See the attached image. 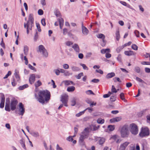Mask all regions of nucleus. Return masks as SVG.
<instances>
[{
  "label": "nucleus",
  "instance_id": "obj_1",
  "mask_svg": "<svg viewBox=\"0 0 150 150\" xmlns=\"http://www.w3.org/2000/svg\"><path fill=\"white\" fill-rule=\"evenodd\" d=\"M38 95V97L37 98L38 101L42 103H44L45 101H48L50 99V93L47 90L40 91Z\"/></svg>",
  "mask_w": 150,
  "mask_h": 150
},
{
  "label": "nucleus",
  "instance_id": "obj_2",
  "mask_svg": "<svg viewBox=\"0 0 150 150\" xmlns=\"http://www.w3.org/2000/svg\"><path fill=\"white\" fill-rule=\"evenodd\" d=\"M34 25V18L31 14L29 15L28 20L26 23H24V27L27 30V32L28 34L30 30H31Z\"/></svg>",
  "mask_w": 150,
  "mask_h": 150
},
{
  "label": "nucleus",
  "instance_id": "obj_3",
  "mask_svg": "<svg viewBox=\"0 0 150 150\" xmlns=\"http://www.w3.org/2000/svg\"><path fill=\"white\" fill-rule=\"evenodd\" d=\"M120 133L121 136L122 137H127L129 133L128 126L127 125H124L121 128Z\"/></svg>",
  "mask_w": 150,
  "mask_h": 150
},
{
  "label": "nucleus",
  "instance_id": "obj_4",
  "mask_svg": "<svg viewBox=\"0 0 150 150\" xmlns=\"http://www.w3.org/2000/svg\"><path fill=\"white\" fill-rule=\"evenodd\" d=\"M129 129L131 133L133 134L136 135L138 132V128L137 125L134 123H132L130 125Z\"/></svg>",
  "mask_w": 150,
  "mask_h": 150
},
{
  "label": "nucleus",
  "instance_id": "obj_5",
  "mask_svg": "<svg viewBox=\"0 0 150 150\" xmlns=\"http://www.w3.org/2000/svg\"><path fill=\"white\" fill-rule=\"evenodd\" d=\"M149 131L148 128L146 127H142L139 135L142 137L149 135Z\"/></svg>",
  "mask_w": 150,
  "mask_h": 150
},
{
  "label": "nucleus",
  "instance_id": "obj_6",
  "mask_svg": "<svg viewBox=\"0 0 150 150\" xmlns=\"http://www.w3.org/2000/svg\"><path fill=\"white\" fill-rule=\"evenodd\" d=\"M38 51L42 53L43 55L45 57H47L48 56V53L47 50L44 46L42 45H40L39 46Z\"/></svg>",
  "mask_w": 150,
  "mask_h": 150
},
{
  "label": "nucleus",
  "instance_id": "obj_7",
  "mask_svg": "<svg viewBox=\"0 0 150 150\" xmlns=\"http://www.w3.org/2000/svg\"><path fill=\"white\" fill-rule=\"evenodd\" d=\"M69 99L68 95L64 94L62 96L61 100L65 106H67V102Z\"/></svg>",
  "mask_w": 150,
  "mask_h": 150
},
{
  "label": "nucleus",
  "instance_id": "obj_8",
  "mask_svg": "<svg viewBox=\"0 0 150 150\" xmlns=\"http://www.w3.org/2000/svg\"><path fill=\"white\" fill-rule=\"evenodd\" d=\"M88 133L82 132L79 138V143L80 144L83 143L84 142V140L85 139L88 138Z\"/></svg>",
  "mask_w": 150,
  "mask_h": 150
},
{
  "label": "nucleus",
  "instance_id": "obj_9",
  "mask_svg": "<svg viewBox=\"0 0 150 150\" xmlns=\"http://www.w3.org/2000/svg\"><path fill=\"white\" fill-rule=\"evenodd\" d=\"M0 96L1 98L0 108H3L4 105L5 97L4 94L3 93H0Z\"/></svg>",
  "mask_w": 150,
  "mask_h": 150
},
{
  "label": "nucleus",
  "instance_id": "obj_10",
  "mask_svg": "<svg viewBox=\"0 0 150 150\" xmlns=\"http://www.w3.org/2000/svg\"><path fill=\"white\" fill-rule=\"evenodd\" d=\"M18 103V101L16 99H13L11 100L10 107L11 109L12 110H13L15 109Z\"/></svg>",
  "mask_w": 150,
  "mask_h": 150
},
{
  "label": "nucleus",
  "instance_id": "obj_11",
  "mask_svg": "<svg viewBox=\"0 0 150 150\" xmlns=\"http://www.w3.org/2000/svg\"><path fill=\"white\" fill-rule=\"evenodd\" d=\"M129 144V142H126L121 144L119 148L120 150H125L127 146Z\"/></svg>",
  "mask_w": 150,
  "mask_h": 150
},
{
  "label": "nucleus",
  "instance_id": "obj_12",
  "mask_svg": "<svg viewBox=\"0 0 150 150\" xmlns=\"http://www.w3.org/2000/svg\"><path fill=\"white\" fill-rule=\"evenodd\" d=\"M35 76L34 74H32L30 75L29 81L31 84H33L35 81Z\"/></svg>",
  "mask_w": 150,
  "mask_h": 150
},
{
  "label": "nucleus",
  "instance_id": "obj_13",
  "mask_svg": "<svg viewBox=\"0 0 150 150\" xmlns=\"http://www.w3.org/2000/svg\"><path fill=\"white\" fill-rule=\"evenodd\" d=\"M19 106L20 114L23 115L25 112V108H24V105L21 103H20L19 104Z\"/></svg>",
  "mask_w": 150,
  "mask_h": 150
},
{
  "label": "nucleus",
  "instance_id": "obj_14",
  "mask_svg": "<svg viewBox=\"0 0 150 150\" xmlns=\"http://www.w3.org/2000/svg\"><path fill=\"white\" fill-rule=\"evenodd\" d=\"M62 83L64 84L65 86H66L71 85H75L72 81L70 80L64 81L62 82Z\"/></svg>",
  "mask_w": 150,
  "mask_h": 150
},
{
  "label": "nucleus",
  "instance_id": "obj_15",
  "mask_svg": "<svg viewBox=\"0 0 150 150\" xmlns=\"http://www.w3.org/2000/svg\"><path fill=\"white\" fill-rule=\"evenodd\" d=\"M122 118L121 117H117L113 118L110 120V122H118L121 120Z\"/></svg>",
  "mask_w": 150,
  "mask_h": 150
},
{
  "label": "nucleus",
  "instance_id": "obj_16",
  "mask_svg": "<svg viewBox=\"0 0 150 150\" xmlns=\"http://www.w3.org/2000/svg\"><path fill=\"white\" fill-rule=\"evenodd\" d=\"M125 54L128 56H132L135 55L136 53L132 50H128L125 51Z\"/></svg>",
  "mask_w": 150,
  "mask_h": 150
},
{
  "label": "nucleus",
  "instance_id": "obj_17",
  "mask_svg": "<svg viewBox=\"0 0 150 150\" xmlns=\"http://www.w3.org/2000/svg\"><path fill=\"white\" fill-rule=\"evenodd\" d=\"M82 31L83 34L84 35H87L88 33V29L85 26L82 25Z\"/></svg>",
  "mask_w": 150,
  "mask_h": 150
},
{
  "label": "nucleus",
  "instance_id": "obj_18",
  "mask_svg": "<svg viewBox=\"0 0 150 150\" xmlns=\"http://www.w3.org/2000/svg\"><path fill=\"white\" fill-rule=\"evenodd\" d=\"M115 38L116 40L118 41L120 38V30L119 29H117L116 30L115 33Z\"/></svg>",
  "mask_w": 150,
  "mask_h": 150
},
{
  "label": "nucleus",
  "instance_id": "obj_19",
  "mask_svg": "<svg viewBox=\"0 0 150 150\" xmlns=\"http://www.w3.org/2000/svg\"><path fill=\"white\" fill-rule=\"evenodd\" d=\"M58 20L59 23L60 28L61 29H62L64 24V20L62 18H59Z\"/></svg>",
  "mask_w": 150,
  "mask_h": 150
},
{
  "label": "nucleus",
  "instance_id": "obj_20",
  "mask_svg": "<svg viewBox=\"0 0 150 150\" xmlns=\"http://www.w3.org/2000/svg\"><path fill=\"white\" fill-rule=\"evenodd\" d=\"M97 141L100 144H103L105 142V139L103 138H98Z\"/></svg>",
  "mask_w": 150,
  "mask_h": 150
},
{
  "label": "nucleus",
  "instance_id": "obj_21",
  "mask_svg": "<svg viewBox=\"0 0 150 150\" xmlns=\"http://www.w3.org/2000/svg\"><path fill=\"white\" fill-rule=\"evenodd\" d=\"M115 76V74L114 72L108 73L106 75V77L107 79L111 78Z\"/></svg>",
  "mask_w": 150,
  "mask_h": 150
},
{
  "label": "nucleus",
  "instance_id": "obj_22",
  "mask_svg": "<svg viewBox=\"0 0 150 150\" xmlns=\"http://www.w3.org/2000/svg\"><path fill=\"white\" fill-rule=\"evenodd\" d=\"M72 47L74 49L76 52H79V48L78 45L76 44H74L73 46Z\"/></svg>",
  "mask_w": 150,
  "mask_h": 150
},
{
  "label": "nucleus",
  "instance_id": "obj_23",
  "mask_svg": "<svg viewBox=\"0 0 150 150\" xmlns=\"http://www.w3.org/2000/svg\"><path fill=\"white\" fill-rule=\"evenodd\" d=\"M75 90V87L74 86L68 87L67 88V91L69 92H72Z\"/></svg>",
  "mask_w": 150,
  "mask_h": 150
},
{
  "label": "nucleus",
  "instance_id": "obj_24",
  "mask_svg": "<svg viewBox=\"0 0 150 150\" xmlns=\"http://www.w3.org/2000/svg\"><path fill=\"white\" fill-rule=\"evenodd\" d=\"M120 97L121 100H123L125 102H126L127 101V100L126 99H125V98L124 94L123 93H120Z\"/></svg>",
  "mask_w": 150,
  "mask_h": 150
},
{
  "label": "nucleus",
  "instance_id": "obj_25",
  "mask_svg": "<svg viewBox=\"0 0 150 150\" xmlns=\"http://www.w3.org/2000/svg\"><path fill=\"white\" fill-rule=\"evenodd\" d=\"M97 36L98 38H101L102 40H105V36L103 34H98V35H97Z\"/></svg>",
  "mask_w": 150,
  "mask_h": 150
},
{
  "label": "nucleus",
  "instance_id": "obj_26",
  "mask_svg": "<svg viewBox=\"0 0 150 150\" xmlns=\"http://www.w3.org/2000/svg\"><path fill=\"white\" fill-rule=\"evenodd\" d=\"M42 84V82L39 80H38V81L36 82L35 83V87L36 88H37V87L40 86Z\"/></svg>",
  "mask_w": 150,
  "mask_h": 150
},
{
  "label": "nucleus",
  "instance_id": "obj_27",
  "mask_svg": "<svg viewBox=\"0 0 150 150\" xmlns=\"http://www.w3.org/2000/svg\"><path fill=\"white\" fill-rule=\"evenodd\" d=\"M110 50L109 49H102L101 50V52L102 54L106 53L107 52H110Z\"/></svg>",
  "mask_w": 150,
  "mask_h": 150
},
{
  "label": "nucleus",
  "instance_id": "obj_28",
  "mask_svg": "<svg viewBox=\"0 0 150 150\" xmlns=\"http://www.w3.org/2000/svg\"><path fill=\"white\" fill-rule=\"evenodd\" d=\"M28 85L27 84H26L23 86H20L19 87L18 89L19 90H23L25 88L28 87Z\"/></svg>",
  "mask_w": 150,
  "mask_h": 150
},
{
  "label": "nucleus",
  "instance_id": "obj_29",
  "mask_svg": "<svg viewBox=\"0 0 150 150\" xmlns=\"http://www.w3.org/2000/svg\"><path fill=\"white\" fill-rule=\"evenodd\" d=\"M118 90V89L117 90L113 85L112 86L111 92L112 93V94L113 93H116Z\"/></svg>",
  "mask_w": 150,
  "mask_h": 150
},
{
  "label": "nucleus",
  "instance_id": "obj_30",
  "mask_svg": "<svg viewBox=\"0 0 150 150\" xmlns=\"http://www.w3.org/2000/svg\"><path fill=\"white\" fill-rule=\"evenodd\" d=\"M5 109L6 111H10L9 107V104H7V103H6Z\"/></svg>",
  "mask_w": 150,
  "mask_h": 150
},
{
  "label": "nucleus",
  "instance_id": "obj_31",
  "mask_svg": "<svg viewBox=\"0 0 150 150\" xmlns=\"http://www.w3.org/2000/svg\"><path fill=\"white\" fill-rule=\"evenodd\" d=\"M115 129V127L114 125H110L108 127V129L110 131L114 130Z\"/></svg>",
  "mask_w": 150,
  "mask_h": 150
},
{
  "label": "nucleus",
  "instance_id": "obj_32",
  "mask_svg": "<svg viewBox=\"0 0 150 150\" xmlns=\"http://www.w3.org/2000/svg\"><path fill=\"white\" fill-rule=\"evenodd\" d=\"M132 48L135 50H137L138 49V47L136 45L133 44L132 46Z\"/></svg>",
  "mask_w": 150,
  "mask_h": 150
},
{
  "label": "nucleus",
  "instance_id": "obj_33",
  "mask_svg": "<svg viewBox=\"0 0 150 150\" xmlns=\"http://www.w3.org/2000/svg\"><path fill=\"white\" fill-rule=\"evenodd\" d=\"M71 69L73 71H77L79 70V68L73 66L71 67Z\"/></svg>",
  "mask_w": 150,
  "mask_h": 150
},
{
  "label": "nucleus",
  "instance_id": "obj_34",
  "mask_svg": "<svg viewBox=\"0 0 150 150\" xmlns=\"http://www.w3.org/2000/svg\"><path fill=\"white\" fill-rule=\"evenodd\" d=\"M111 94L112 93L110 91H109L108 92V94L104 95L103 96V97L104 98L108 97L110 96Z\"/></svg>",
  "mask_w": 150,
  "mask_h": 150
},
{
  "label": "nucleus",
  "instance_id": "obj_35",
  "mask_svg": "<svg viewBox=\"0 0 150 150\" xmlns=\"http://www.w3.org/2000/svg\"><path fill=\"white\" fill-rule=\"evenodd\" d=\"M85 111L86 110H84L83 111L80 112L79 113L77 114L76 115L77 117H79L82 115L84 113Z\"/></svg>",
  "mask_w": 150,
  "mask_h": 150
},
{
  "label": "nucleus",
  "instance_id": "obj_36",
  "mask_svg": "<svg viewBox=\"0 0 150 150\" xmlns=\"http://www.w3.org/2000/svg\"><path fill=\"white\" fill-rule=\"evenodd\" d=\"M132 43V42L131 41H129L128 42V43H126L123 45L122 46V48H124L125 47H126L127 46H129Z\"/></svg>",
  "mask_w": 150,
  "mask_h": 150
},
{
  "label": "nucleus",
  "instance_id": "obj_37",
  "mask_svg": "<svg viewBox=\"0 0 150 150\" xmlns=\"http://www.w3.org/2000/svg\"><path fill=\"white\" fill-rule=\"evenodd\" d=\"M98 123H99L102 124L104 122V120L102 119L101 118H99L97 120Z\"/></svg>",
  "mask_w": 150,
  "mask_h": 150
},
{
  "label": "nucleus",
  "instance_id": "obj_38",
  "mask_svg": "<svg viewBox=\"0 0 150 150\" xmlns=\"http://www.w3.org/2000/svg\"><path fill=\"white\" fill-rule=\"evenodd\" d=\"M113 80L115 82H116L117 81H118L119 82H121V81L120 80V79L117 77H115L113 79Z\"/></svg>",
  "mask_w": 150,
  "mask_h": 150
},
{
  "label": "nucleus",
  "instance_id": "obj_39",
  "mask_svg": "<svg viewBox=\"0 0 150 150\" xmlns=\"http://www.w3.org/2000/svg\"><path fill=\"white\" fill-rule=\"evenodd\" d=\"M15 75L16 78L17 79V81H19L20 79V76L19 74V73L18 72H16Z\"/></svg>",
  "mask_w": 150,
  "mask_h": 150
},
{
  "label": "nucleus",
  "instance_id": "obj_40",
  "mask_svg": "<svg viewBox=\"0 0 150 150\" xmlns=\"http://www.w3.org/2000/svg\"><path fill=\"white\" fill-rule=\"evenodd\" d=\"M12 85L13 86H15L16 84L17 83L15 79H13L12 80V81L11 82Z\"/></svg>",
  "mask_w": 150,
  "mask_h": 150
},
{
  "label": "nucleus",
  "instance_id": "obj_41",
  "mask_svg": "<svg viewBox=\"0 0 150 150\" xmlns=\"http://www.w3.org/2000/svg\"><path fill=\"white\" fill-rule=\"evenodd\" d=\"M134 33L135 35L137 37H139V33L138 31L136 30L134 31Z\"/></svg>",
  "mask_w": 150,
  "mask_h": 150
},
{
  "label": "nucleus",
  "instance_id": "obj_42",
  "mask_svg": "<svg viewBox=\"0 0 150 150\" xmlns=\"http://www.w3.org/2000/svg\"><path fill=\"white\" fill-rule=\"evenodd\" d=\"M28 50V48L27 46H25L24 47V52L25 54H27Z\"/></svg>",
  "mask_w": 150,
  "mask_h": 150
},
{
  "label": "nucleus",
  "instance_id": "obj_43",
  "mask_svg": "<svg viewBox=\"0 0 150 150\" xmlns=\"http://www.w3.org/2000/svg\"><path fill=\"white\" fill-rule=\"evenodd\" d=\"M76 100L75 98H74L71 101V105L72 106H74L76 104Z\"/></svg>",
  "mask_w": 150,
  "mask_h": 150
},
{
  "label": "nucleus",
  "instance_id": "obj_44",
  "mask_svg": "<svg viewBox=\"0 0 150 150\" xmlns=\"http://www.w3.org/2000/svg\"><path fill=\"white\" fill-rule=\"evenodd\" d=\"M81 65L83 67V69L85 70H88V68L86 66L85 64H81Z\"/></svg>",
  "mask_w": 150,
  "mask_h": 150
},
{
  "label": "nucleus",
  "instance_id": "obj_45",
  "mask_svg": "<svg viewBox=\"0 0 150 150\" xmlns=\"http://www.w3.org/2000/svg\"><path fill=\"white\" fill-rule=\"evenodd\" d=\"M141 63L142 65H150V62H142Z\"/></svg>",
  "mask_w": 150,
  "mask_h": 150
},
{
  "label": "nucleus",
  "instance_id": "obj_46",
  "mask_svg": "<svg viewBox=\"0 0 150 150\" xmlns=\"http://www.w3.org/2000/svg\"><path fill=\"white\" fill-rule=\"evenodd\" d=\"M83 76V73H81L79 74L78 75L76 76V78L78 79H79L81 78L82 76Z\"/></svg>",
  "mask_w": 150,
  "mask_h": 150
},
{
  "label": "nucleus",
  "instance_id": "obj_47",
  "mask_svg": "<svg viewBox=\"0 0 150 150\" xmlns=\"http://www.w3.org/2000/svg\"><path fill=\"white\" fill-rule=\"evenodd\" d=\"M75 136V135L73 137H72L71 136H69V138H67V140L69 141H72L73 140V137H74Z\"/></svg>",
  "mask_w": 150,
  "mask_h": 150
},
{
  "label": "nucleus",
  "instance_id": "obj_48",
  "mask_svg": "<svg viewBox=\"0 0 150 150\" xmlns=\"http://www.w3.org/2000/svg\"><path fill=\"white\" fill-rule=\"evenodd\" d=\"M135 71L137 73H139L140 71V68L139 67H136L135 68Z\"/></svg>",
  "mask_w": 150,
  "mask_h": 150
},
{
  "label": "nucleus",
  "instance_id": "obj_49",
  "mask_svg": "<svg viewBox=\"0 0 150 150\" xmlns=\"http://www.w3.org/2000/svg\"><path fill=\"white\" fill-rule=\"evenodd\" d=\"M136 80L137 81H139V82H140L142 83H144V81L143 80H142L141 79H140V78H139V77H136Z\"/></svg>",
  "mask_w": 150,
  "mask_h": 150
},
{
  "label": "nucleus",
  "instance_id": "obj_50",
  "mask_svg": "<svg viewBox=\"0 0 150 150\" xmlns=\"http://www.w3.org/2000/svg\"><path fill=\"white\" fill-rule=\"evenodd\" d=\"M36 25L37 27V28L38 31L41 32V30L40 28V24L39 23H36Z\"/></svg>",
  "mask_w": 150,
  "mask_h": 150
},
{
  "label": "nucleus",
  "instance_id": "obj_51",
  "mask_svg": "<svg viewBox=\"0 0 150 150\" xmlns=\"http://www.w3.org/2000/svg\"><path fill=\"white\" fill-rule=\"evenodd\" d=\"M116 98V97L114 96H111L110 98V100L111 101L114 102Z\"/></svg>",
  "mask_w": 150,
  "mask_h": 150
},
{
  "label": "nucleus",
  "instance_id": "obj_52",
  "mask_svg": "<svg viewBox=\"0 0 150 150\" xmlns=\"http://www.w3.org/2000/svg\"><path fill=\"white\" fill-rule=\"evenodd\" d=\"M109 52H107L105 54V57L106 58H110L111 57V54L109 53Z\"/></svg>",
  "mask_w": 150,
  "mask_h": 150
},
{
  "label": "nucleus",
  "instance_id": "obj_53",
  "mask_svg": "<svg viewBox=\"0 0 150 150\" xmlns=\"http://www.w3.org/2000/svg\"><path fill=\"white\" fill-rule=\"evenodd\" d=\"M63 67L64 69H67L69 68V65L67 64H64L63 65Z\"/></svg>",
  "mask_w": 150,
  "mask_h": 150
},
{
  "label": "nucleus",
  "instance_id": "obj_54",
  "mask_svg": "<svg viewBox=\"0 0 150 150\" xmlns=\"http://www.w3.org/2000/svg\"><path fill=\"white\" fill-rule=\"evenodd\" d=\"M66 44L67 46H70L73 44V42L71 41H68L66 42Z\"/></svg>",
  "mask_w": 150,
  "mask_h": 150
},
{
  "label": "nucleus",
  "instance_id": "obj_55",
  "mask_svg": "<svg viewBox=\"0 0 150 150\" xmlns=\"http://www.w3.org/2000/svg\"><path fill=\"white\" fill-rule=\"evenodd\" d=\"M38 14L40 15H42L43 14V10L41 9L38 10Z\"/></svg>",
  "mask_w": 150,
  "mask_h": 150
},
{
  "label": "nucleus",
  "instance_id": "obj_56",
  "mask_svg": "<svg viewBox=\"0 0 150 150\" xmlns=\"http://www.w3.org/2000/svg\"><path fill=\"white\" fill-rule=\"evenodd\" d=\"M96 71L97 72H98L101 74H103V71L101 69L96 70Z\"/></svg>",
  "mask_w": 150,
  "mask_h": 150
},
{
  "label": "nucleus",
  "instance_id": "obj_57",
  "mask_svg": "<svg viewBox=\"0 0 150 150\" xmlns=\"http://www.w3.org/2000/svg\"><path fill=\"white\" fill-rule=\"evenodd\" d=\"M146 118L147 122L150 124V115H147Z\"/></svg>",
  "mask_w": 150,
  "mask_h": 150
},
{
  "label": "nucleus",
  "instance_id": "obj_58",
  "mask_svg": "<svg viewBox=\"0 0 150 150\" xmlns=\"http://www.w3.org/2000/svg\"><path fill=\"white\" fill-rule=\"evenodd\" d=\"M41 23L42 25L45 26L46 25L45 19H42L41 20Z\"/></svg>",
  "mask_w": 150,
  "mask_h": 150
},
{
  "label": "nucleus",
  "instance_id": "obj_59",
  "mask_svg": "<svg viewBox=\"0 0 150 150\" xmlns=\"http://www.w3.org/2000/svg\"><path fill=\"white\" fill-rule=\"evenodd\" d=\"M91 81L94 83H97L99 81V80L98 79H94L92 80Z\"/></svg>",
  "mask_w": 150,
  "mask_h": 150
},
{
  "label": "nucleus",
  "instance_id": "obj_60",
  "mask_svg": "<svg viewBox=\"0 0 150 150\" xmlns=\"http://www.w3.org/2000/svg\"><path fill=\"white\" fill-rule=\"evenodd\" d=\"M89 129L88 128H86L84 130V131L83 132H85V133H87L88 134V132H89Z\"/></svg>",
  "mask_w": 150,
  "mask_h": 150
},
{
  "label": "nucleus",
  "instance_id": "obj_61",
  "mask_svg": "<svg viewBox=\"0 0 150 150\" xmlns=\"http://www.w3.org/2000/svg\"><path fill=\"white\" fill-rule=\"evenodd\" d=\"M67 28H65L63 29V33L64 35H66L67 33Z\"/></svg>",
  "mask_w": 150,
  "mask_h": 150
},
{
  "label": "nucleus",
  "instance_id": "obj_62",
  "mask_svg": "<svg viewBox=\"0 0 150 150\" xmlns=\"http://www.w3.org/2000/svg\"><path fill=\"white\" fill-rule=\"evenodd\" d=\"M22 146L25 149H26V147L25 144V143L23 142H22L21 143Z\"/></svg>",
  "mask_w": 150,
  "mask_h": 150
},
{
  "label": "nucleus",
  "instance_id": "obj_63",
  "mask_svg": "<svg viewBox=\"0 0 150 150\" xmlns=\"http://www.w3.org/2000/svg\"><path fill=\"white\" fill-rule=\"evenodd\" d=\"M86 92L87 94H94V93L91 90H88Z\"/></svg>",
  "mask_w": 150,
  "mask_h": 150
},
{
  "label": "nucleus",
  "instance_id": "obj_64",
  "mask_svg": "<svg viewBox=\"0 0 150 150\" xmlns=\"http://www.w3.org/2000/svg\"><path fill=\"white\" fill-rule=\"evenodd\" d=\"M46 0H41V2L43 6H45L46 5Z\"/></svg>",
  "mask_w": 150,
  "mask_h": 150
}]
</instances>
